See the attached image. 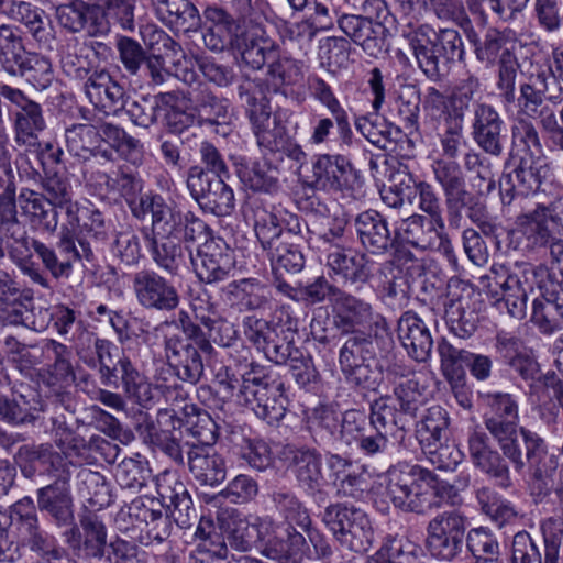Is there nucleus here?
<instances>
[{
  "label": "nucleus",
  "mask_w": 563,
  "mask_h": 563,
  "mask_svg": "<svg viewBox=\"0 0 563 563\" xmlns=\"http://www.w3.org/2000/svg\"><path fill=\"white\" fill-rule=\"evenodd\" d=\"M106 371L104 367L99 371L100 383L103 386H118L121 379L125 393L142 407H147L153 400L151 384L124 354H117L108 363V373Z\"/></svg>",
  "instance_id": "26"
},
{
  "label": "nucleus",
  "mask_w": 563,
  "mask_h": 563,
  "mask_svg": "<svg viewBox=\"0 0 563 563\" xmlns=\"http://www.w3.org/2000/svg\"><path fill=\"white\" fill-rule=\"evenodd\" d=\"M444 228V222L440 224L434 219L415 213L401 220L396 228V239L399 236L406 243L422 251H433Z\"/></svg>",
  "instance_id": "42"
},
{
  "label": "nucleus",
  "mask_w": 563,
  "mask_h": 563,
  "mask_svg": "<svg viewBox=\"0 0 563 563\" xmlns=\"http://www.w3.org/2000/svg\"><path fill=\"white\" fill-rule=\"evenodd\" d=\"M406 37L419 69L431 81H441L451 64L465 60V45L455 29L437 31L424 23L410 31Z\"/></svg>",
  "instance_id": "5"
},
{
  "label": "nucleus",
  "mask_w": 563,
  "mask_h": 563,
  "mask_svg": "<svg viewBox=\"0 0 563 563\" xmlns=\"http://www.w3.org/2000/svg\"><path fill=\"white\" fill-rule=\"evenodd\" d=\"M312 187L352 195L360 187L356 170L343 155L322 154L312 164Z\"/></svg>",
  "instance_id": "21"
},
{
  "label": "nucleus",
  "mask_w": 563,
  "mask_h": 563,
  "mask_svg": "<svg viewBox=\"0 0 563 563\" xmlns=\"http://www.w3.org/2000/svg\"><path fill=\"white\" fill-rule=\"evenodd\" d=\"M156 490L170 519L179 528L191 527L198 515L185 483L175 473L164 472L156 477Z\"/></svg>",
  "instance_id": "25"
},
{
  "label": "nucleus",
  "mask_w": 563,
  "mask_h": 563,
  "mask_svg": "<svg viewBox=\"0 0 563 563\" xmlns=\"http://www.w3.org/2000/svg\"><path fill=\"white\" fill-rule=\"evenodd\" d=\"M310 88L313 97L318 99L332 114L341 139V146H351L353 143V131L349 115L346 110L334 96L331 87L322 78L314 77L311 80Z\"/></svg>",
  "instance_id": "52"
},
{
  "label": "nucleus",
  "mask_w": 563,
  "mask_h": 563,
  "mask_svg": "<svg viewBox=\"0 0 563 563\" xmlns=\"http://www.w3.org/2000/svg\"><path fill=\"white\" fill-rule=\"evenodd\" d=\"M269 497L275 510L289 527L297 526L300 529H308L312 523L308 509L289 487H277Z\"/></svg>",
  "instance_id": "57"
},
{
  "label": "nucleus",
  "mask_w": 563,
  "mask_h": 563,
  "mask_svg": "<svg viewBox=\"0 0 563 563\" xmlns=\"http://www.w3.org/2000/svg\"><path fill=\"white\" fill-rule=\"evenodd\" d=\"M239 41L243 64L254 70H260L267 65L278 51V45L260 24L247 26L240 33Z\"/></svg>",
  "instance_id": "39"
},
{
  "label": "nucleus",
  "mask_w": 563,
  "mask_h": 563,
  "mask_svg": "<svg viewBox=\"0 0 563 563\" xmlns=\"http://www.w3.org/2000/svg\"><path fill=\"white\" fill-rule=\"evenodd\" d=\"M393 391L395 402L388 396L380 397L371 405L399 428L400 440L402 441L418 417V412L423 405V396L415 377L399 382Z\"/></svg>",
  "instance_id": "18"
},
{
  "label": "nucleus",
  "mask_w": 563,
  "mask_h": 563,
  "mask_svg": "<svg viewBox=\"0 0 563 563\" xmlns=\"http://www.w3.org/2000/svg\"><path fill=\"white\" fill-rule=\"evenodd\" d=\"M431 169L443 191L449 227L460 229L464 220L463 210L477 199L467 189L466 175L456 161L444 158L434 159Z\"/></svg>",
  "instance_id": "14"
},
{
  "label": "nucleus",
  "mask_w": 563,
  "mask_h": 563,
  "mask_svg": "<svg viewBox=\"0 0 563 563\" xmlns=\"http://www.w3.org/2000/svg\"><path fill=\"white\" fill-rule=\"evenodd\" d=\"M90 180L103 183L107 191L118 192L126 201L132 214L144 219L148 213L152 217V233L147 236L150 252L155 264L174 269L183 262L181 250L177 239H195L205 231L203 224L191 211H181L170 207L161 195H142V179L119 167L113 175L97 172L92 173Z\"/></svg>",
  "instance_id": "1"
},
{
  "label": "nucleus",
  "mask_w": 563,
  "mask_h": 563,
  "mask_svg": "<svg viewBox=\"0 0 563 563\" xmlns=\"http://www.w3.org/2000/svg\"><path fill=\"white\" fill-rule=\"evenodd\" d=\"M341 412L328 405H319L307 412L308 429L316 443L338 439Z\"/></svg>",
  "instance_id": "61"
},
{
  "label": "nucleus",
  "mask_w": 563,
  "mask_h": 563,
  "mask_svg": "<svg viewBox=\"0 0 563 563\" xmlns=\"http://www.w3.org/2000/svg\"><path fill=\"white\" fill-rule=\"evenodd\" d=\"M467 450L475 468L494 479L501 488L511 486L509 459L493 448L489 437L482 430L474 429L467 437Z\"/></svg>",
  "instance_id": "23"
},
{
  "label": "nucleus",
  "mask_w": 563,
  "mask_h": 563,
  "mask_svg": "<svg viewBox=\"0 0 563 563\" xmlns=\"http://www.w3.org/2000/svg\"><path fill=\"white\" fill-rule=\"evenodd\" d=\"M176 100V93L165 92L156 96H140L132 101L125 100V110L130 121L144 129H148L157 122L158 112L163 104Z\"/></svg>",
  "instance_id": "55"
},
{
  "label": "nucleus",
  "mask_w": 563,
  "mask_h": 563,
  "mask_svg": "<svg viewBox=\"0 0 563 563\" xmlns=\"http://www.w3.org/2000/svg\"><path fill=\"white\" fill-rule=\"evenodd\" d=\"M44 358L52 361L48 365V385L70 386L75 379L70 349L53 339L43 340Z\"/></svg>",
  "instance_id": "50"
},
{
  "label": "nucleus",
  "mask_w": 563,
  "mask_h": 563,
  "mask_svg": "<svg viewBox=\"0 0 563 563\" xmlns=\"http://www.w3.org/2000/svg\"><path fill=\"white\" fill-rule=\"evenodd\" d=\"M132 289L137 303L145 310L172 312L180 305L177 288L153 269H141L134 273Z\"/></svg>",
  "instance_id": "20"
},
{
  "label": "nucleus",
  "mask_w": 563,
  "mask_h": 563,
  "mask_svg": "<svg viewBox=\"0 0 563 563\" xmlns=\"http://www.w3.org/2000/svg\"><path fill=\"white\" fill-rule=\"evenodd\" d=\"M221 299L240 312L267 309L269 290L256 278H242L229 283L221 289Z\"/></svg>",
  "instance_id": "37"
},
{
  "label": "nucleus",
  "mask_w": 563,
  "mask_h": 563,
  "mask_svg": "<svg viewBox=\"0 0 563 563\" xmlns=\"http://www.w3.org/2000/svg\"><path fill=\"white\" fill-rule=\"evenodd\" d=\"M369 427L374 433L366 430L354 443L357 444L360 451L366 456L382 454L388 446V438H399L400 430L394 422L388 420L382 412L377 411L371 405Z\"/></svg>",
  "instance_id": "47"
},
{
  "label": "nucleus",
  "mask_w": 563,
  "mask_h": 563,
  "mask_svg": "<svg viewBox=\"0 0 563 563\" xmlns=\"http://www.w3.org/2000/svg\"><path fill=\"white\" fill-rule=\"evenodd\" d=\"M197 124L199 125H221L230 121V103L228 99L220 98L203 84L190 93L189 98Z\"/></svg>",
  "instance_id": "46"
},
{
  "label": "nucleus",
  "mask_w": 563,
  "mask_h": 563,
  "mask_svg": "<svg viewBox=\"0 0 563 563\" xmlns=\"http://www.w3.org/2000/svg\"><path fill=\"white\" fill-rule=\"evenodd\" d=\"M229 178L217 177L194 165L187 172L186 184L190 196L205 213L225 217L235 207L233 189L227 183Z\"/></svg>",
  "instance_id": "15"
},
{
  "label": "nucleus",
  "mask_w": 563,
  "mask_h": 563,
  "mask_svg": "<svg viewBox=\"0 0 563 563\" xmlns=\"http://www.w3.org/2000/svg\"><path fill=\"white\" fill-rule=\"evenodd\" d=\"M334 299L333 324L341 334H355L371 327L376 313L372 303L342 290Z\"/></svg>",
  "instance_id": "31"
},
{
  "label": "nucleus",
  "mask_w": 563,
  "mask_h": 563,
  "mask_svg": "<svg viewBox=\"0 0 563 563\" xmlns=\"http://www.w3.org/2000/svg\"><path fill=\"white\" fill-rule=\"evenodd\" d=\"M548 208L538 206L531 213L517 218V228L510 232V243L515 249L533 252L550 246L555 239L547 225Z\"/></svg>",
  "instance_id": "33"
},
{
  "label": "nucleus",
  "mask_w": 563,
  "mask_h": 563,
  "mask_svg": "<svg viewBox=\"0 0 563 563\" xmlns=\"http://www.w3.org/2000/svg\"><path fill=\"white\" fill-rule=\"evenodd\" d=\"M322 521L334 539L355 553L367 552L374 542L369 517L361 508L336 503L325 507Z\"/></svg>",
  "instance_id": "11"
},
{
  "label": "nucleus",
  "mask_w": 563,
  "mask_h": 563,
  "mask_svg": "<svg viewBox=\"0 0 563 563\" xmlns=\"http://www.w3.org/2000/svg\"><path fill=\"white\" fill-rule=\"evenodd\" d=\"M390 19L389 10H385V14H380L378 18L342 13L339 16L338 25L367 55L377 57L386 51L389 35L386 24Z\"/></svg>",
  "instance_id": "19"
},
{
  "label": "nucleus",
  "mask_w": 563,
  "mask_h": 563,
  "mask_svg": "<svg viewBox=\"0 0 563 563\" xmlns=\"http://www.w3.org/2000/svg\"><path fill=\"white\" fill-rule=\"evenodd\" d=\"M7 14L23 24L37 42L49 38V19L45 11L31 2L12 0Z\"/></svg>",
  "instance_id": "56"
},
{
  "label": "nucleus",
  "mask_w": 563,
  "mask_h": 563,
  "mask_svg": "<svg viewBox=\"0 0 563 563\" xmlns=\"http://www.w3.org/2000/svg\"><path fill=\"white\" fill-rule=\"evenodd\" d=\"M176 408L161 409L157 415V423L161 427L157 430L153 424H148L151 442L172 459L177 465L186 466L191 452L195 451L198 443L178 440L168 429L175 430L180 427V420L177 419Z\"/></svg>",
  "instance_id": "30"
},
{
  "label": "nucleus",
  "mask_w": 563,
  "mask_h": 563,
  "mask_svg": "<svg viewBox=\"0 0 563 563\" xmlns=\"http://www.w3.org/2000/svg\"><path fill=\"white\" fill-rule=\"evenodd\" d=\"M508 44L507 31L490 26L485 31L478 49H475V58L486 67H493L500 59L515 54Z\"/></svg>",
  "instance_id": "64"
},
{
  "label": "nucleus",
  "mask_w": 563,
  "mask_h": 563,
  "mask_svg": "<svg viewBox=\"0 0 563 563\" xmlns=\"http://www.w3.org/2000/svg\"><path fill=\"white\" fill-rule=\"evenodd\" d=\"M200 429H195L198 444L191 452L187 466L192 477L201 486H218L227 477V464L222 455L216 452L212 444L217 441L216 423L206 411L197 412Z\"/></svg>",
  "instance_id": "12"
},
{
  "label": "nucleus",
  "mask_w": 563,
  "mask_h": 563,
  "mask_svg": "<svg viewBox=\"0 0 563 563\" xmlns=\"http://www.w3.org/2000/svg\"><path fill=\"white\" fill-rule=\"evenodd\" d=\"M46 126L40 103L31 101L14 113L15 142L25 148L41 147L38 133Z\"/></svg>",
  "instance_id": "49"
},
{
  "label": "nucleus",
  "mask_w": 563,
  "mask_h": 563,
  "mask_svg": "<svg viewBox=\"0 0 563 563\" xmlns=\"http://www.w3.org/2000/svg\"><path fill=\"white\" fill-rule=\"evenodd\" d=\"M221 528L227 540V545L239 552H249L255 544V531L251 521L232 510L227 518L221 519Z\"/></svg>",
  "instance_id": "60"
},
{
  "label": "nucleus",
  "mask_w": 563,
  "mask_h": 563,
  "mask_svg": "<svg viewBox=\"0 0 563 563\" xmlns=\"http://www.w3.org/2000/svg\"><path fill=\"white\" fill-rule=\"evenodd\" d=\"M198 220L205 227L200 236L191 240L183 236L177 239L183 262L173 271L159 264L156 266L170 276H178L186 267L188 256L199 280L207 284L227 280L234 271L232 253L212 238V231L203 220L199 217Z\"/></svg>",
  "instance_id": "8"
},
{
  "label": "nucleus",
  "mask_w": 563,
  "mask_h": 563,
  "mask_svg": "<svg viewBox=\"0 0 563 563\" xmlns=\"http://www.w3.org/2000/svg\"><path fill=\"white\" fill-rule=\"evenodd\" d=\"M236 173L244 186L255 192L272 194L279 187L278 169L266 161L241 163Z\"/></svg>",
  "instance_id": "54"
},
{
  "label": "nucleus",
  "mask_w": 563,
  "mask_h": 563,
  "mask_svg": "<svg viewBox=\"0 0 563 563\" xmlns=\"http://www.w3.org/2000/svg\"><path fill=\"white\" fill-rule=\"evenodd\" d=\"M531 322L544 335L563 330V287L552 277L543 296L533 299Z\"/></svg>",
  "instance_id": "35"
},
{
  "label": "nucleus",
  "mask_w": 563,
  "mask_h": 563,
  "mask_svg": "<svg viewBox=\"0 0 563 563\" xmlns=\"http://www.w3.org/2000/svg\"><path fill=\"white\" fill-rule=\"evenodd\" d=\"M473 289L459 278L446 284L444 319L450 331L457 338L468 339L477 330L479 316Z\"/></svg>",
  "instance_id": "17"
},
{
  "label": "nucleus",
  "mask_w": 563,
  "mask_h": 563,
  "mask_svg": "<svg viewBox=\"0 0 563 563\" xmlns=\"http://www.w3.org/2000/svg\"><path fill=\"white\" fill-rule=\"evenodd\" d=\"M413 424L421 446H431L435 442L448 440L449 416L441 406L428 408L420 421H415Z\"/></svg>",
  "instance_id": "59"
},
{
  "label": "nucleus",
  "mask_w": 563,
  "mask_h": 563,
  "mask_svg": "<svg viewBox=\"0 0 563 563\" xmlns=\"http://www.w3.org/2000/svg\"><path fill=\"white\" fill-rule=\"evenodd\" d=\"M398 339L408 355L417 362H426L433 350V338L426 322L412 311H406L398 320Z\"/></svg>",
  "instance_id": "36"
},
{
  "label": "nucleus",
  "mask_w": 563,
  "mask_h": 563,
  "mask_svg": "<svg viewBox=\"0 0 563 563\" xmlns=\"http://www.w3.org/2000/svg\"><path fill=\"white\" fill-rule=\"evenodd\" d=\"M494 349L504 364L509 366L523 380L543 382V385L553 384L555 374L548 373L541 376L537 360L517 335L506 331L498 332L495 338Z\"/></svg>",
  "instance_id": "22"
},
{
  "label": "nucleus",
  "mask_w": 563,
  "mask_h": 563,
  "mask_svg": "<svg viewBox=\"0 0 563 563\" xmlns=\"http://www.w3.org/2000/svg\"><path fill=\"white\" fill-rule=\"evenodd\" d=\"M18 206L33 228L49 234L57 230L58 212L44 194L22 188L16 197Z\"/></svg>",
  "instance_id": "43"
},
{
  "label": "nucleus",
  "mask_w": 563,
  "mask_h": 563,
  "mask_svg": "<svg viewBox=\"0 0 563 563\" xmlns=\"http://www.w3.org/2000/svg\"><path fill=\"white\" fill-rule=\"evenodd\" d=\"M92 9H95V3L70 0L56 8V19L60 26L71 33L81 32L87 27L88 33L93 36Z\"/></svg>",
  "instance_id": "62"
},
{
  "label": "nucleus",
  "mask_w": 563,
  "mask_h": 563,
  "mask_svg": "<svg viewBox=\"0 0 563 563\" xmlns=\"http://www.w3.org/2000/svg\"><path fill=\"white\" fill-rule=\"evenodd\" d=\"M43 412L41 396L30 387L10 388V394L0 391V421L9 426L36 427Z\"/></svg>",
  "instance_id": "24"
},
{
  "label": "nucleus",
  "mask_w": 563,
  "mask_h": 563,
  "mask_svg": "<svg viewBox=\"0 0 563 563\" xmlns=\"http://www.w3.org/2000/svg\"><path fill=\"white\" fill-rule=\"evenodd\" d=\"M32 54L25 49L18 27L5 23L0 24V67L3 71L18 77Z\"/></svg>",
  "instance_id": "48"
},
{
  "label": "nucleus",
  "mask_w": 563,
  "mask_h": 563,
  "mask_svg": "<svg viewBox=\"0 0 563 563\" xmlns=\"http://www.w3.org/2000/svg\"><path fill=\"white\" fill-rule=\"evenodd\" d=\"M60 66L64 74L71 80L82 82L91 77L99 67L91 58L90 49L77 42L67 43L60 55Z\"/></svg>",
  "instance_id": "53"
},
{
  "label": "nucleus",
  "mask_w": 563,
  "mask_h": 563,
  "mask_svg": "<svg viewBox=\"0 0 563 563\" xmlns=\"http://www.w3.org/2000/svg\"><path fill=\"white\" fill-rule=\"evenodd\" d=\"M80 527L79 552L89 559H102L109 544L103 521L97 515L89 514L80 519Z\"/></svg>",
  "instance_id": "58"
},
{
  "label": "nucleus",
  "mask_w": 563,
  "mask_h": 563,
  "mask_svg": "<svg viewBox=\"0 0 563 563\" xmlns=\"http://www.w3.org/2000/svg\"><path fill=\"white\" fill-rule=\"evenodd\" d=\"M493 274L503 295L500 299H497V303H503L508 313L519 320L526 316L529 294L534 287H538L540 296H543V290L548 287L552 276L547 265H533L526 262H515L509 269H506L503 280L498 279L497 271L493 269Z\"/></svg>",
  "instance_id": "10"
},
{
  "label": "nucleus",
  "mask_w": 563,
  "mask_h": 563,
  "mask_svg": "<svg viewBox=\"0 0 563 563\" xmlns=\"http://www.w3.org/2000/svg\"><path fill=\"white\" fill-rule=\"evenodd\" d=\"M136 0H96L92 9L93 36L109 34L111 27L135 30Z\"/></svg>",
  "instance_id": "34"
},
{
  "label": "nucleus",
  "mask_w": 563,
  "mask_h": 563,
  "mask_svg": "<svg viewBox=\"0 0 563 563\" xmlns=\"http://www.w3.org/2000/svg\"><path fill=\"white\" fill-rule=\"evenodd\" d=\"M325 258L328 268L345 283L365 284L372 277L371 261L364 252L344 246L331 250Z\"/></svg>",
  "instance_id": "40"
},
{
  "label": "nucleus",
  "mask_w": 563,
  "mask_h": 563,
  "mask_svg": "<svg viewBox=\"0 0 563 563\" xmlns=\"http://www.w3.org/2000/svg\"><path fill=\"white\" fill-rule=\"evenodd\" d=\"M357 241L371 254H385L395 246L396 231L389 229L387 218L374 209L358 213L354 219Z\"/></svg>",
  "instance_id": "29"
},
{
  "label": "nucleus",
  "mask_w": 563,
  "mask_h": 563,
  "mask_svg": "<svg viewBox=\"0 0 563 563\" xmlns=\"http://www.w3.org/2000/svg\"><path fill=\"white\" fill-rule=\"evenodd\" d=\"M298 321L287 311H276L271 320L247 316L243 319L246 340L266 358L277 365H288L301 387L317 384L319 373L310 355L295 345Z\"/></svg>",
  "instance_id": "3"
},
{
  "label": "nucleus",
  "mask_w": 563,
  "mask_h": 563,
  "mask_svg": "<svg viewBox=\"0 0 563 563\" xmlns=\"http://www.w3.org/2000/svg\"><path fill=\"white\" fill-rule=\"evenodd\" d=\"M393 345L394 341L389 335H371L365 332L351 334L340 350L341 372L350 371L352 366L366 361H375L380 350H388Z\"/></svg>",
  "instance_id": "38"
},
{
  "label": "nucleus",
  "mask_w": 563,
  "mask_h": 563,
  "mask_svg": "<svg viewBox=\"0 0 563 563\" xmlns=\"http://www.w3.org/2000/svg\"><path fill=\"white\" fill-rule=\"evenodd\" d=\"M5 252L32 284L43 289L51 288L48 278L30 254L27 231L19 219L16 196L11 183L0 191V258L5 256Z\"/></svg>",
  "instance_id": "7"
},
{
  "label": "nucleus",
  "mask_w": 563,
  "mask_h": 563,
  "mask_svg": "<svg viewBox=\"0 0 563 563\" xmlns=\"http://www.w3.org/2000/svg\"><path fill=\"white\" fill-rule=\"evenodd\" d=\"M555 520L548 519L541 526L543 531L544 558L542 559L540 543L532 539L527 531H519L512 538L511 562L512 563H559L561 548L560 533L548 532Z\"/></svg>",
  "instance_id": "27"
},
{
  "label": "nucleus",
  "mask_w": 563,
  "mask_h": 563,
  "mask_svg": "<svg viewBox=\"0 0 563 563\" xmlns=\"http://www.w3.org/2000/svg\"><path fill=\"white\" fill-rule=\"evenodd\" d=\"M238 95L245 107L257 145L271 153H279L301 166L307 154L291 136L286 126L276 119H272L268 100L262 96L256 84L244 79L238 87Z\"/></svg>",
  "instance_id": "6"
},
{
  "label": "nucleus",
  "mask_w": 563,
  "mask_h": 563,
  "mask_svg": "<svg viewBox=\"0 0 563 563\" xmlns=\"http://www.w3.org/2000/svg\"><path fill=\"white\" fill-rule=\"evenodd\" d=\"M167 364L175 376L184 383L195 386L203 376L202 350L194 345L164 344Z\"/></svg>",
  "instance_id": "44"
},
{
  "label": "nucleus",
  "mask_w": 563,
  "mask_h": 563,
  "mask_svg": "<svg viewBox=\"0 0 563 563\" xmlns=\"http://www.w3.org/2000/svg\"><path fill=\"white\" fill-rule=\"evenodd\" d=\"M37 507L46 512L57 526H68L74 520L73 498L67 484V475L37 489Z\"/></svg>",
  "instance_id": "41"
},
{
  "label": "nucleus",
  "mask_w": 563,
  "mask_h": 563,
  "mask_svg": "<svg viewBox=\"0 0 563 563\" xmlns=\"http://www.w3.org/2000/svg\"><path fill=\"white\" fill-rule=\"evenodd\" d=\"M82 90L95 108L107 115H117L125 107L126 92L106 68L93 71L82 85Z\"/></svg>",
  "instance_id": "32"
},
{
  "label": "nucleus",
  "mask_w": 563,
  "mask_h": 563,
  "mask_svg": "<svg viewBox=\"0 0 563 563\" xmlns=\"http://www.w3.org/2000/svg\"><path fill=\"white\" fill-rule=\"evenodd\" d=\"M483 85L479 78L467 73L466 76L457 81L450 96V112L446 117L464 122L466 113L482 103Z\"/></svg>",
  "instance_id": "51"
},
{
  "label": "nucleus",
  "mask_w": 563,
  "mask_h": 563,
  "mask_svg": "<svg viewBox=\"0 0 563 563\" xmlns=\"http://www.w3.org/2000/svg\"><path fill=\"white\" fill-rule=\"evenodd\" d=\"M385 494L391 505L404 511L424 515L434 506L433 497L450 494L453 486L419 464L399 462L386 474Z\"/></svg>",
  "instance_id": "4"
},
{
  "label": "nucleus",
  "mask_w": 563,
  "mask_h": 563,
  "mask_svg": "<svg viewBox=\"0 0 563 563\" xmlns=\"http://www.w3.org/2000/svg\"><path fill=\"white\" fill-rule=\"evenodd\" d=\"M278 457L291 471L297 485L316 503L323 504L328 498L322 471V454L316 448L287 443L282 446Z\"/></svg>",
  "instance_id": "13"
},
{
  "label": "nucleus",
  "mask_w": 563,
  "mask_h": 563,
  "mask_svg": "<svg viewBox=\"0 0 563 563\" xmlns=\"http://www.w3.org/2000/svg\"><path fill=\"white\" fill-rule=\"evenodd\" d=\"M238 397L268 424L278 423L286 415L288 399L284 383L258 365L242 376Z\"/></svg>",
  "instance_id": "9"
},
{
  "label": "nucleus",
  "mask_w": 563,
  "mask_h": 563,
  "mask_svg": "<svg viewBox=\"0 0 563 563\" xmlns=\"http://www.w3.org/2000/svg\"><path fill=\"white\" fill-rule=\"evenodd\" d=\"M65 144L71 155L88 159L101 146V136L92 124H73L65 130Z\"/></svg>",
  "instance_id": "63"
},
{
  "label": "nucleus",
  "mask_w": 563,
  "mask_h": 563,
  "mask_svg": "<svg viewBox=\"0 0 563 563\" xmlns=\"http://www.w3.org/2000/svg\"><path fill=\"white\" fill-rule=\"evenodd\" d=\"M514 167L499 179L500 199L509 206L516 197L537 194L550 177L551 169L545 157L511 156Z\"/></svg>",
  "instance_id": "16"
},
{
  "label": "nucleus",
  "mask_w": 563,
  "mask_h": 563,
  "mask_svg": "<svg viewBox=\"0 0 563 563\" xmlns=\"http://www.w3.org/2000/svg\"><path fill=\"white\" fill-rule=\"evenodd\" d=\"M291 234L287 233L280 242L267 251L271 261L273 284L279 294H289L292 286L287 277L300 273L306 265V258L300 243L290 241Z\"/></svg>",
  "instance_id": "28"
},
{
  "label": "nucleus",
  "mask_w": 563,
  "mask_h": 563,
  "mask_svg": "<svg viewBox=\"0 0 563 563\" xmlns=\"http://www.w3.org/2000/svg\"><path fill=\"white\" fill-rule=\"evenodd\" d=\"M488 411L484 424L512 464L521 473L527 466L531 478L543 482L556 471V457L542 462L548 455L545 440L536 431L519 426V406L514 395L495 391L484 396Z\"/></svg>",
  "instance_id": "2"
},
{
  "label": "nucleus",
  "mask_w": 563,
  "mask_h": 563,
  "mask_svg": "<svg viewBox=\"0 0 563 563\" xmlns=\"http://www.w3.org/2000/svg\"><path fill=\"white\" fill-rule=\"evenodd\" d=\"M158 20L170 30L187 33L200 25V14L190 0H150Z\"/></svg>",
  "instance_id": "45"
}]
</instances>
